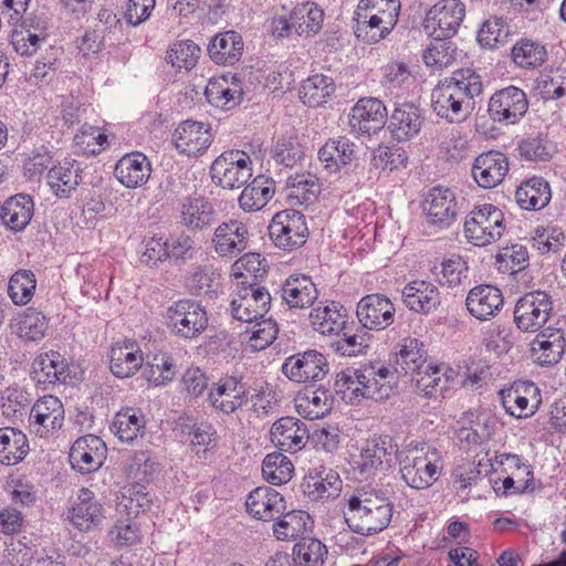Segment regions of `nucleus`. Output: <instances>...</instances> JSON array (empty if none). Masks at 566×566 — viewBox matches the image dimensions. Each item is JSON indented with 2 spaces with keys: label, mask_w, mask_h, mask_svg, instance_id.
Returning a JSON list of instances; mask_svg holds the SVG:
<instances>
[{
  "label": "nucleus",
  "mask_w": 566,
  "mask_h": 566,
  "mask_svg": "<svg viewBox=\"0 0 566 566\" xmlns=\"http://www.w3.org/2000/svg\"><path fill=\"white\" fill-rule=\"evenodd\" d=\"M208 399L216 410L230 415L248 402L249 389L242 378L226 376L212 385Z\"/></svg>",
  "instance_id": "nucleus-17"
},
{
  "label": "nucleus",
  "mask_w": 566,
  "mask_h": 566,
  "mask_svg": "<svg viewBox=\"0 0 566 566\" xmlns=\"http://www.w3.org/2000/svg\"><path fill=\"white\" fill-rule=\"evenodd\" d=\"M213 136L209 124L187 119L175 129L172 142L179 153L188 156L201 155L206 151Z\"/></svg>",
  "instance_id": "nucleus-23"
},
{
  "label": "nucleus",
  "mask_w": 566,
  "mask_h": 566,
  "mask_svg": "<svg viewBox=\"0 0 566 566\" xmlns=\"http://www.w3.org/2000/svg\"><path fill=\"white\" fill-rule=\"evenodd\" d=\"M323 18L324 12L316 3L303 2L291 11L289 27L294 28L300 35L317 33Z\"/></svg>",
  "instance_id": "nucleus-52"
},
{
  "label": "nucleus",
  "mask_w": 566,
  "mask_h": 566,
  "mask_svg": "<svg viewBox=\"0 0 566 566\" xmlns=\"http://www.w3.org/2000/svg\"><path fill=\"white\" fill-rule=\"evenodd\" d=\"M277 522L273 525V532L277 539H292L302 535L306 531L310 515L304 511L284 512Z\"/></svg>",
  "instance_id": "nucleus-59"
},
{
  "label": "nucleus",
  "mask_w": 566,
  "mask_h": 566,
  "mask_svg": "<svg viewBox=\"0 0 566 566\" xmlns=\"http://www.w3.org/2000/svg\"><path fill=\"white\" fill-rule=\"evenodd\" d=\"M294 471L293 463L282 452L268 454L262 462V475L273 485L289 482Z\"/></svg>",
  "instance_id": "nucleus-55"
},
{
  "label": "nucleus",
  "mask_w": 566,
  "mask_h": 566,
  "mask_svg": "<svg viewBox=\"0 0 566 566\" xmlns=\"http://www.w3.org/2000/svg\"><path fill=\"white\" fill-rule=\"evenodd\" d=\"M326 554V546L313 537L301 538L293 548L294 562L300 566H318Z\"/></svg>",
  "instance_id": "nucleus-61"
},
{
  "label": "nucleus",
  "mask_w": 566,
  "mask_h": 566,
  "mask_svg": "<svg viewBox=\"0 0 566 566\" xmlns=\"http://www.w3.org/2000/svg\"><path fill=\"white\" fill-rule=\"evenodd\" d=\"M271 301L272 296L265 287L256 282L242 281L230 303L231 315L238 321L253 323L269 312Z\"/></svg>",
  "instance_id": "nucleus-11"
},
{
  "label": "nucleus",
  "mask_w": 566,
  "mask_h": 566,
  "mask_svg": "<svg viewBox=\"0 0 566 566\" xmlns=\"http://www.w3.org/2000/svg\"><path fill=\"white\" fill-rule=\"evenodd\" d=\"M69 514L73 525L81 531H88L102 523L104 509L91 490L82 488Z\"/></svg>",
  "instance_id": "nucleus-34"
},
{
  "label": "nucleus",
  "mask_w": 566,
  "mask_h": 566,
  "mask_svg": "<svg viewBox=\"0 0 566 566\" xmlns=\"http://www.w3.org/2000/svg\"><path fill=\"white\" fill-rule=\"evenodd\" d=\"M36 287L35 275L29 270L17 271L9 280L8 294L15 305L29 303Z\"/></svg>",
  "instance_id": "nucleus-60"
},
{
  "label": "nucleus",
  "mask_w": 566,
  "mask_h": 566,
  "mask_svg": "<svg viewBox=\"0 0 566 566\" xmlns=\"http://www.w3.org/2000/svg\"><path fill=\"white\" fill-rule=\"evenodd\" d=\"M200 54V48L191 40L174 43L167 52V61L178 69H192Z\"/></svg>",
  "instance_id": "nucleus-64"
},
{
  "label": "nucleus",
  "mask_w": 566,
  "mask_h": 566,
  "mask_svg": "<svg viewBox=\"0 0 566 566\" xmlns=\"http://www.w3.org/2000/svg\"><path fill=\"white\" fill-rule=\"evenodd\" d=\"M228 84L226 77L210 80L205 90V95L212 106L230 111L238 106L242 99V90L238 83Z\"/></svg>",
  "instance_id": "nucleus-49"
},
{
  "label": "nucleus",
  "mask_w": 566,
  "mask_h": 566,
  "mask_svg": "<svg viewBox=\"0 0 566 566\" xmlns=\"http://www.w3.org/2000/svg\"><path fill=\"white\" fill-rule=\"evenodd\" d=\"M82 169L75 160H64L49 169L48 185L59 198H69L82 181Z\"/></svg>",
  "instance_id": "nucleus-37"
},
{
  "label": "nucleus",
  "mask_w": 566,
  "mask_h": 566,
  "mask_svg": "<svg viewBox=\"0 0 566 566\" xmlns=\"http://www.w3.org/2000/svg\"><path fill=\"white\" fill-rule=\"evenodd\" d=\"M296 409L304 418L311 420L323 418L332 409L331 395L324 388L305 389L296 398Z\"/></svg>",
  "instance_id": "nucleus-51"
},
{
  "label": "nucleus",
  "mask_w": 566,
  "mask_h": 566,
  "mask_svg": "<svg viewBox=\"0 0 566 566\" xmlns=\"http://www.w3.org/2000/svg\"><path fill=\"white\" fill-rule=\"evenodd\" d=\"M242 36L235 31L216 34L208 44V53L213 62L222 65H233L243 53Z\"/></svg>",
  "instance_id": "nucleus-38"
},
{
  "label": "nucleus",
  "mask_w": 566,
  "mask_h": 566,
  "mask_svg": "<svg viewBox=\"0 0 566 566\" xmlns=\"http://www.w3.org/2000/svg\"><path fill=\"white\" fill-rule=\"evenodd\" d=\"M505 411L515 418H527L535 413L542 402L538 387L532 381H514L499 391Z\"/></svg>",
  "instance_id": "nucleus-15"
},
{
  "label": "nucleus",
  "mask_w": 566,
  "mask_h": 566,
  "mask_svg": "<svg viewBox=\"0 0 566 566\" xmlns=\"http://www.w3.org/2000/svg\"><path fill=\"white\" fill-rule=\"evenodd\" d=\"M403 304L412 312L429 314L441 304V295L438 287L431 282L412 281L401 291Z\"/></svg>",
  "instance_id": "nucleus-30"
},
{
  "label": "nucleus",
  "mask_w": 566,
  "mask_h": 566,
  "mask_svg": "<svg viewBox=\"0 0 566 566\" xmlns=\"http://www.w3.org/2000/svg\"><path fill=\"white\" fill-rule=\"evenodd\" d=\"M104 441L94 434L80 437L72 444L69 460L74 470L82 474L97 471L105 459Z\"/></svg>",
  "instance_id": "nucleus-22"
},
{
  "label": "nucleus",
  "mask_w": 566,
  "mask_h": 566,
  "mask_svg": "<svg viewBox=\"0 0 566 566\" xmlns=\"http://www.w3.org/2000/svg\"><path fill=\"white\" fill-rule=\"evenodd\" d=\"M64 407L62 401L52 395L39 398L31 408L29 424L41 438L49 437L62 428Z\"/></svg>",
  "instance_id": "nucleus-18"
},
{
  "label": "nucleus",
  "mask_w": 566,
  "mask_h": 566,
  "mask_svg": "<svg viewBox=\"0 0 566 566\" xmlns=\"http://www.w3.org/2000/svg\"><path fill=\"white\" fill-rule=\"evenodd\" d=\"M151 504L153 497L147 488L140 482H135L127 488L118 505L124 507L128 517H136L139 513L150 510Z\"/></svg>",
  "instance_id": "nucleus-62"
},
{
  "label": "nucleus",
  "mask_w": 566,
  "mask_h": 566,
  "mask_svg": "<svg viewBox=\"0 0 566 566\" xmlns=\"http://www.w3.org/2000/svg\"><path fill=\"white\" fill-rule=\"evenodd\" d=\"M30 375L38 384L65 382L70 375L69 363L59 352L50 350L34 359Z\"/></svg>",
  "instance_id": "nucleus-32"
},
{
  "label": "nucleus",
  "mask_w": 566,
  "mask_h": 566,
  "mask_svg": "<svg viewBox=\"0 0 566 566\" xmlns=\"http://www.w3.org/2000/svg\"><path fill=\"white\" fill-rule=\"evenodd\" d=\"M34 203L28 195H17L4 201L0 210L2 223L13 231L23 230L31 221Z\"/></svg>",
  "instance_id": "nucleus-42"
},
{
  "label": "nucleus",
  "mask_w": 566,
  "mask_h": 566,
  "mask_svg": "<svg viewBox=\"0 0 566 566\" xmlns=\"http://www.w3.org/2000/svg\"><path fill=\"white\" fill-rule=\"evenodd\" d=\"M509 171V159L503 153L491 150L479 155L472 166V176L476 184L491 189L502 182Z\"/></svg>",
  "instance_id": "nucleus-27"
},
{
  "label": "nucleus",
  "mask_w": 566,
  "mask_h": 566,
  "mask_svg": "<svg viewBox=\"0 0 566 566\" xmlns=\"http://www.w3.org/2000/svg\"><path fill=\"white\" fill-rule=\"evenodd\" d=\"M178 212L179 223L195 232L209 228L217 216L212 203L202 196L185 198Z\"/></svg>",
  "instance_id": "nucleus-29"
},
{
  "label": "nucleus",
  "mask_w": 566,
  "mask_h": 566,
  "mask_svg": "<svg viewBox=\"0 0 566 566\" xmlns=\"http://www.w3.org/2000/svg\"><path fill=\"white\" fill-rule=\"evenodd\" d=\"M342 310L343 306L337 302L313 308L310 314L313 328L322 335L338 334L345 328Z\"/></svg>",
  "instance_id": "nucleus-50"
},
{
  "label": "nucleus",
  "mask_w": 566,
  "mask_h": 566,
  "mask_svg": "<svg viewBox=\"0 0 566 566\" xmlns=\"http://www.w3.org/2000/svg\"><path fill=\"white\" fill-rule=\"evenodd\" d=\"M499 271L516 274L528 266L527 248L521 243H514L502 248L495 256Z\"/></svg>",
  "instance_id": "nucleus-58"
},
{
  "label": "nucleus",
  "mask_w": 566,
  "mask_h": 566,
  "mask_svg": "<svg viewBox=\"0 0 566 566\" xmlns=\"http://www.w3.org/2000/svg\"><path fill=\"white\" fill-rule=\"evenodd\" d=\"M453 369L442 370L440 366L428 364L422 369L412 375V381L419 394L427 398H433L442 394L450 379L453 378Z\"/></svg>",
  "instance_id": "nucleus-39"
},
{
  "label": "nucleus",
  "mask_w": 566,
  "mask_h": 566,
  "mask_svg": "<svg viewBox=\"0 0 566 566\" xmlns=\"http://www.w3.org/2000/svg\"><path fill=\"white\" fill-rule=\"evenodd\" d=\"M249 238V229L244 222L238 219L224 221L213 232L214 252L221 258L233 259L248 248Z\"/></svg>",
  "instance_id": "nucleus-21"
},
{
  "label": "nucleus",
  "mask_w": 566,
  "mask_h": 566,
  "mask_svg": "<svg viewBox=\"0 0 566 566\" xmlns=\"http://www.w3.org/2000/svg\"><path fill=\"white\" fill-rule=\"evenodd\" d=\"M528 105L525 92L510 85L492 94L488 104V114L494 123L513 125L525 116Z\"/></svg>",
  "instance_id": "nucleus-12"
},
{
  "label": "nucleus",
  "mask_w": 566,
  "mask_h": 566,
  "mask_svg": "<svg viewBox=\"0 0 566 566\" xmlns=\"http://www.w3.org/2000/svg\"><path fill=\"white\" fill-rule=\"evenodd\" d=\"M272 443L281 451L294 453L303 449L308 440L306 424L294 417H282L270 430Z\"/></svg>",
  "instance_id": "nucleus-26"
},
{
  "label": "nucleus",
  "mask_w": 566,
  "mask_h": 566,
  "mask_svg": "<svg viewBox=\"0 0 566 566\" xmlns=\"http://www.w3.org/2000/svg\"><path fill=\"white\" fill-rule=\"evenodd\" d=\"M483 92L481 75L473 69H459L440 81L431 93L434 113L458 123L467 118L474 107V98Z\"/></svg>",
  "instance_id": "nucleus-1"
},
{
  "label": "nucleus",
  "mask_w": 566,
  "mask_h": 566,
  "mask_svg": "<svg viewBox=\"0 0 566 566\" xmlns=\"http://www.w3.org/2000/svg\"><path fill=\"white\" fill-rule=\"evenodd\" d=\"M552 296L545 291H533L521 296L514 307V323L525 333L538 332L551 318Z\"/></svg>",
  "instance_id": "nucleus-10"
},
{
  "label": "nucleus",
  "mask_w": 566,
  "mask_h": 566,
  "mask_svg": "<svg viewBox=\"0 0 566 566\" xmlns=\"http://www.w3.org/2000/svg\"><path fill=\"white\" fill-rule=\"evenodd\" d=\"M281 369L290 380L305 384L324 379L329 366L324 354L316 349H308L287 357Z\"/></svg>",
  "instance_id": "nucleus-13"
},
{
  "label": "nucleus",
  "mask_w": 566,
  "mask_h": 566,
  "mask_svg": "<svg viewBox=\"0 0 566 566\" xmlns=\"http://www.w3.org/2000/svg\"><path fill=\"white\" fill-rule=\"evenodd\" d=\"M427 349L417 338L406 337L397 353L396 365L392 371L398 375H413L426 366Z\"/></svg>",
  "instance_id": "nucleus-40"
},
{
  "label": "nucleus",
  "mask_w": 566,
  "mask_h": 566,
  "mask_svg": "<svg viewBox=\"0 0 566 566\" xmlns=\"http://www.w3.org/2000/svg\"><path fill=\"white\" fill-rule=\"evenodd\" d=\"M422 208L428 222L440 229L449 228L459 213L454 192L441 186L433 187L428 192Z\"/></svg>",
  "instance_id": "nucleus-19"
},
{
  "label": "nucleus",
  "mask_w": 566,
  "mask_h": 566,
  "mask_svg": "<svg viewBox=\"0 0 566 566\" xmlns=\"http://www.w3.org/2000/svg\"><path fill=\"white\" fill-rule=\"evenodd\" d=\"M566 347L560 328L546 327L531 343V357L539 366H554L560 361Z\"/></svg>",
  "instance_id": "nucleus-24"
},
{
  "label": "nucleus",
  "mask_w": 566,
  "mask_h": 566,
  "mask_svg": "<svg viewBox=\"0 0 566 566\" xmlns=\"http://www.w3.org/2000/svg\"><path fill=\"white\" fill-rule=\"evenodd\" d=\"M166 325L171 334L184 339H193L208 326L206 310L190 298L174 302L166 311Z\"/></svg>",
  "instance_id": "nucleus-7"
},
{
  "label": "nucleus",
  "mask_w": 566,
  "mask_h": 566,
  "mask_svg": "<svg viewBox=\"0 0 566 566\" xmlns=\"http://www.w3.org/2000/svg\"><path fill=\"white\" fill-rule=\"evenodd\" d=\"M114 174L126 188L135 189L149 179L151 174L150 161L139 151L126 154L117 161Z\"/></svg>",
  "instance_id": "nucleus-31"
},
{
  "label": "nucleus",
  "mask_w": 566,
  "mask_h": 566,
  "mask_svg": "<svg viewBox=\"0 0 566 566\" xmlns=\"http://www.w3.org/2000/svg\"><path fill=\"white\" fill-rule=\"evenodd\" d=\"M310 231L304 214L295 209L282 210L274 214L269 226V235L274 245L284 251L303 247Z\"/></svg>",
  "instance_id": "nucleus-8"
},
{
  "label": "nucleus",
  "mask_w": 566,
  "mask_h": 566,
  "mask_svg": "<svg viewBox=\"0 0 566 566\" xmlns=\"http://www.w3.org/2000/svg\"><path fill=\"white\" fill-rule=\"evenodd\" d=\"M429 449L424 443L411 441L398 452L401 479L411 489H428L440 476L442 465L436 459V452L429 455Z\"/></svg>",
  "instance_id": "nucleus-5"
},
{
  "label": "nucleus",
  "mask_w": 566,
  "mask_h": 566,
  "mask_svg": "<svg viewBox=\"0 0 566 566\" xmlns=\"http://www.w3.org/2000/svg\"><path fill=\"white\" fill-rule=\"evenodd\" d=\"M392 517V503L385 489H359L347 500L344 518L348 527L360 535L385 530Z\"/></svg>",
  "instance_id": "nucleus-2"
},
{
  "label": "nucleus",
  "mask_w": 566,
  "mask_h": 566,
  "mask_svg": "<svg viewBox=\"0 0 566 566\" xmlns=\"http://www.w3.org/2000/svg\"><path fill=\"white\" fill-rule=\"evenodd\" d=\"M248 513L261 521H275L286 511V503L276 490L270 486H259L247 497Z\"/></svg>",
  "instance_id": "nucleus-25"
},
{
  "label": "nucleus",
  "mask_w": 566,
  "mask_h": 566,
  "mask_svg": "<svg viewBox=\"0 0 566 566\" xmlns=\"http://www.w3.org/2000/svg\"><path fill=\"white\" fill-rule=\"evenodd\" d=\"M546 49L538 42L522 39L512 48L511 56L513 62L521 67H536L546 60Z\"/></svg>",
  "instance_id": "nucleus-57"
},
{
  "label": "nucleus",
  "mask_w": 566,
  "mask_h": 566,
  "mask_svg": "<svg viewBox=\"0 0 566 566\" xmlns=\"http://www.w3.org/2000/svg\"><path fill=\"white\" fill-rule=\"evenodd\" d=\"M12 333L22 339L38 342L41 340L48 329V319L39 311L28 307L19 313L10 323Z\"/></svg>",
  "instance_id": "nucleus-45"
},
{
  "label": "nucleus",
  "mask_w": 566,
  "mask_h": 566,
  "mask_svg": "<svg viewBox=\"0 0 566 566\" xmlns=\"http://www.w3.org/2000/svg\"><path fill=\"white\" fill-rule=\"evenodd\" d=\"M355 144L348 138L339 137L327 140L318 150V159L332 172L349 165L356 159Z\"/></svg>",
  "instance_id": "nucleus-43"
},
{
  "label": "nucleus",
  "mask_w": 566,
  "mask_h": 566,
  "mask_svg": "<svg viewBox=\"0 0 566 566\" xmlns=\"http://www.w3.org/2000/svg\"><path fill=\"white\" fill-rule=\"evenodd\" d=\"M399 451L391 436H373L363 443L358 455L354 458V469L365 478L375 476L388 471L395 459L398 461Z\"/></svg>",
  "instance_id": "nucleus-6"
},
{
  "label": "nucleus",
  "mask_w": 566,
  "mask_h": 566,
  "mask_svg": "<svg viewBox=\"0 0 566 566\" xmlns=\"http://www.w3.org/2000/svg\"><path fill=\"white\" fill-rule=\"evenodd\" d=\"M387 109L381 101L374 97L360 98L352 108L348 124L358 135H374L384 128Z\"/></svg>",
  "instance_id": "nucleus-20"
},
{
  "label": "nucleus",
  "mask_w": 566,
  "mask_h": 566,
  "mask_svg": "<svg viewBox=\"0 0 566 566\" xmlns=\"http://www.w3.org/2000/svg\"><path fill=\"white\" fill-rule=\"evenodd\" d=\"M143 366V354L136 343H116L109 352V369L117 378L133 376Z\"/></svg>",
  "instance_id": "nucleus-36"
},
{
  "label": "nucleus",
  "mask_w": 566,
  "mask_h": 566,
  "mask_svg": "<svg viewBox=\"0 0 566 566\" xmlns=\"http://www.w3.org/2000/svg\"><path fill=\"white\" fill-rule=\"evenodd\" d=\"M464 15L465 6L460 0H441L427 12L423 29L428 34L452 38Z\"/></svg>",
  "instance_id": "nucleus-14"
},
{
  "label": "nucleus",
  "mask_w": 566,
  "mask_h": 566,
  "mask_svg": "<svg viewBox=\"0 0 566 566\" xmlns=\"http://www.w3.org/2000/svg\"><path fill=\"white\" fill-rule=\"evenodd\" d=\"M408 161L407 153L399 147L379 146L374 150L370 165L375 169L394 171L405 168Z\"/></svg>",
  "instance_id": "nucleus-63"
},
{
  "label": "nucleus",
  "mask_w": 566,
  "mask_h": 566,
  "mask_svg": "<svg viewBox=\"0 0 566 566\" xmlns=\"http://www.w3.org/2000/svg\"><path fill=\"white\" fill-rule=\"evenodd\" d=\"M399 0H360L354 20L355 34L368 43L385 39L398 22Z\"/></svg>",
  "instance_id": "nucleus-4"
},
{
  "label": "nucleus",
  "mask_w": 566,
  "mask_h": 566,
  "mask_svg": "<svg viewBox=\"0 0 566 566\" xmlns=\"http://www.w3.org/2000/svg\"><path fill=\"white\" fill-rule=\"evenodd\" d=\"M279 293L282 302L290 308L311 307L318 297L316 285L306 275H290Z\"/></svg>",
  "instance_id": "nucleus-33"
},
{
  "label": "nucleus",
  "mask_w": 566,
  "mask_h": 566,
  "mask_svg": "<svg viewBox=\"0 0 566 566\" xmlns=\"http://www.w3.org/2000/svg\"><path fill=\"white\" fill-rule=\"evenodd\" d=\"M394 379L391 369L386 366L346 368L337 373L334 389L343 400L350 403L360 401L361 398L378 401L390 396Z\"/></svg>",
  "instance_id": "nucleus-3"
},
{
  "label": "nucleus",
  "mask_w": 566,
  "mask_h": 566,
  "mask_svg": "<svg viewBox=\"0 0 566 566\" xmlns=\"http://www.w3.org/2000/svg\"><path fill=\"white\" fill-rule=\"evenodd\" d=\"M29 452L27 436L18 429L6 427L0 429V462L14 465L22 461Z\"/></svg>",
  "instance_id": "nucleus-48"
},
{
  "label": "nucleus",
  "mask_w": 566,
  "mask_h": 566,
  "mask_svg": "<svg viewBox=\"0 0 566 566\" xmlns=\"http://www.w3.org/2000/svg\"><path fill=\"white\" fill-rule=\"evenodd\" d=\"M517 151L523 160L547 163L555 154L556 146L546 134L531 133L518 140Z\"/></svg>",
  "instance_id": "nucleus-46"
},
{
  "label": "nucleus",
  "mask_w": 566,
  "mask_h": 566,
  "mask_svg": "<svg viewBox=\"0 0 566 566\" xmlns=\"http://www.w3.org/2000/svg\"><path fill=\"white\" fill-rule=\"evenodd\" d=\"M287 201L291 206H310L321 193L318 178L312 174H297L287 179Z\"/></svg>",
  "instance_id": "nucleus-47"
},
{
  "label": "nucleus",
  "mask_w": 566,
  "mask_h": 566,
  "mask_svg": "<svg viewBox=\"0 0 566 566\" xmlns=\"http://www.w3.org/2000/svg\"><path fill=\"white\" fill-rule=\"evenodd\" d=\"M422 123L423 117L420 109L413 104L405 103L394 109L388 129L396 140L403 142L417 136Z\"/></svg>",
  "instance_id": "nucleus-35"
},
{
  "label": "nucleus",
  "mask_w": 566,
  "mask_h": 566,
  "mask_svg": "<svg viewBox=\"0 0 566 566\" xmlns=\"http://www.w3.org/2000/svg\"><path fill=\"white\" fill-rule=\"evenodd\" d=\"M396 308L384 294L374 293L364 296L356 306V316L360 325L369 331H384L395 321Z\"/></svg>",
  "instance_id": "nucleus-16"
},
{
  "label": "nucleus",
  "mask_w": 566,
  "mask_h": 566,
  "mask_svg": "<svg viewBox=\"0 0 566 566\" xmlns=\"http://www.w3.org/2000/svg\"><path fill=\"white\" fill-rule=\"evenodd\" d=\"M334 81L324 74L307 77L300 91L302 102L310 107H317L326 102L334 92Z\"/></svg>",
  "instance_id": "nucleus-53"
},
{
  "label": "nucleus",
  "mask_w": 566,
  "mask_h": 566,
  "mask_svg": "<svg viewBox=\"0 0 566 566\" xmlns=\"http://www.w3.org/2000/svg\"><path fill=\"white\" fill-rule=\"evenodd\" d=\"M274 191L273 179L259 175L242 190L239 206L245 212L259 211L272 199Z\"/></svg>",
  "instance_id": "nucleus-44"
},
{
  "label": "nucleus",
  "mask_w": 566,
  "mask_h": 566,
  "mask_svg": "<svg viewBox=\"0 0 566 566\" xmlns=\"http://www.w3.org/2000/svg\"><path fill=\"white\" fill-rule=\"evenodd\" d=\"M252 161L242 150H228L218 156L210 166V176L223 189H239L252 176Z\"/></svg>",
  "instance_id": "nucleus-9"
},
{
  "label": "nucleus",
  "mask_w": 566,
  "mask_h": 566,
  "mask_svg": "<svg viewBox=\"0 0 566 566\" xmlns=\"http://www.w3.org/2000/svg\"><path fill=\"white\" fill-rule=\"evenodd\" d=\"M551 198L549 184L542 177L527 179L515 191V201L524 210H541L549 203Z\"/></svg>",
  "instance_id": "nucleus-41"
},
{
  "label": "nucleus",
  "mask_w": 566,
  "mask_h": 566,
  "mask_svg": "<svg viewBox=\"0 0 566 566\" xmlns=\"http://www.w3.org/2000/svg\"><path fill=\"white\" fill-rule=\"evenodd\" d=\"M144 427V416L134 408L122 409L113 421L115 434L123 442H133Z\"/></svg>",
  "instance_id": "nucleus-56"
},
{
  "label": "nucleus",
  "mask_w": 566,
  "mask_h": 566,
  "mask_svg": "<svg viewBox=\"0 0 566 566\" xmlns=\"http://www.w3.org/2000/svg\"><path fill=\"white\" fill-rule=\"evenodd\" d=\"M431 42L423 52V61L427 66L436 70H442L451 65L457 57V48L450 41L451 38L437 36L429 34Z\"/></svg>",
  "instance_id": "nucleus-54"
},
{
  "label": "nucleus",
  "mask_w": 566,
  "mask_h": 566,
  "mask_svg": "<svg viewBox=\"0 0 566 566\" xmlns=\"http://www.w3.org/2000/svg\"><path fill=\"white\" fill-rule=\"evenodd\" d=\"M503 304L502 291L490 284L474 286L465 300L469 313L480 321H488L497 315Z\"/></svg>",
  "instance_id": "nucleus-28"
}]
</instances>
